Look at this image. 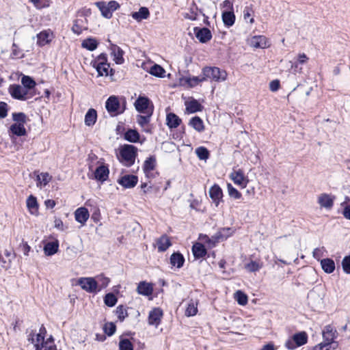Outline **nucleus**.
<instances>
[{"label": "nucleus", "instance_id": "nucleus-1", "mask_svg": "<svg viewBox=\"0 0 350 350\" xmlns=\"http://www.w3.org/2000/svg\"><path fill=\"white\" fill-rule=\"evenodd\" d=\"M46 330L42 325L38 333H31L28 337V340L33 344L36 350H57L53 337L51 336L44 340Z\"/></svg>", "mask_w": 350, "mask_h": 350}, {"label": "nucleus", "instance_id": "nucleus-2", "mask_svg": "<svg viewBox=\"0 0 350 350\" xmlns=\"http://www.w3.org/2000/svg\"><path fill=\"white\" fill-rule=\"evenodd\" d=\"M323 341L314 347V350H334L338 346L335 339L338 336L337 331L331 325L325 326L322 332Z\"/></svg>", "mask_w": 350, "mask_h": 350}, {"label": "nucleus", "instance_id": "nucleus-3", "mask_svg": "<svg viewBox=\"0 0 350 350\" xmlns=\"http://www.w3.org/2000/svg\"><path fill=\"white\" fill-rule=\"evenodd\" d=\"M137 154V148L129 144H125L120 150L119 160L124 166L131 167L134 163Z\"/></svg>", "mask_w": 350, "mask_h": 350}, {"label": "nucleus", "instance_id": "nucleus-4", "mask_svg": "<svg viewBox=\"0 0 350 350\" xmlns=\"http://www.w3.org/2000/svg\"><path fill=\"white\" fill-rule=\"evenodd\" d=\"M202 74L204 81L211 80L218 83L225 81L228 76L226 70L211 66L204 67L202 70Z\"/></svg>", "mask_w": 350, "mask_h": 350}, {"label": "nucleus", "instance_id": "nucleus-5", "mask_svg": "<svg viewBox=\"0 0 350 350\" xmlns=\"http://www.w3.org/2000/svg\"><path fill=\"white\" fill-rule=\"evenodd\" d=\"M93 66L96 69L98 76L113 75V71L110 68V65L107 62V55L101 53L93 62Z\"/></svg>", "mask_w": 350, "mask_h": 350}, {"label": "nucleus", "instance_id": "nucleus-6", "mask_svg": "<svg viewBox=\"0 0 350 350\" xmlns=\"http://www.w3.org/2000/svg\"><path fill=\"white\" fill-rule=\"evenodd\" d=\"M126 101L124 100L123 106L121 107L119 99L116 96H111L105 103V107L111 116L122 113L125 110Z\"/></svg>", "mask_w": 350, "mask_h": 350}, {"label": "nucleus", "instance_id": "nucleus-7", "mask_svg": "<svg viewBox=\"0 0 350 350\" xmlns=\"http://www.w3.org/2000/svg\"><path fill=\"white\" fill-rule=\"evenodd\" d=\"M307 341V334L305 332H300L295 334L291 338H288L284 345L288 349L294 350L297 347L306 344Z\"/></svg>", "mask_w": 350, "mask_h": 350}, {"label": "nucleus", "instance_id": "nucleus-8", "mask_svg": "<svg viewBox=\"0 0 350 350\" xmlns=\"http://www.w3.org/2000/svg\"><path fill=\"white\" fill-rule=\"evenodd\" d=\"M9 92L15 99L25 100L29 98L28 96V90L20 85H10Z\"/></svg>", "mask_w": 350, "mask_h": 350}, {"label": "nucleus", "instance_id": "nucleus-9", "mask_svg": "<svg viewBox=\"0 0 350 350\" xmlns=\"http://www.w3.org/2000/svg\"><path fill=\"white\" fill-rule=\"evenodd\" d=\"M78 284L88 293H96L98 291L97 282L94 278H81L78 280Z\"/></svg>", "mask_w": 350, "mask_h": 350}, {"label": "nucleus", "instance_id": "nucleus-10", "mask_svg": "<svg viewBox=\"0 0 350 350\" xmlns=\"http://www.w3.org/2000/svg\"><path fill=\"white\" fill-rule=\"evenodd\" d=\"M230 177L236 185L240 186L241 188L246 187L249 182L248 178L245 176L243 170L240 169L233 171L230 174Z\"/></svg>", "mask_w": 350, "mask_h": 350}, {"label": "nucleus", "instance_id": "nucleus-11", "mask_svg": "<svg viewBox=\"0 0 350 350\" xmlns=\"http://www.w3.org/2000/svg\"><path fill=\"white\" fill-rule=\"evenodd\" d=\"M149 105L150 100L146 97L139 96L135 102L136 110L143 113H149L150 111H153Z\"/></svg>", "mask_w": 350, "mask_h": 350}, {"label": "nucleus", "instance_id": "nucleus-12", "mask_svg": "<svg viewBox=\"0 0 350 350\" xmlns=\"http://www.w3.org/2000/svg\"><path fill=\"white\" fill-rule=\"evenodd\" d=\"M162 317V310L160 308H154L149 312L148 318V324L157 327L161 323Z\"/></svg>", "mask_w": 350, "mask_h": 350}, {"label": "nucleus", "instance_id": "nucleus-13", "mask_svg": "<svg viewBox=\"0 0 350 350\" xmlns=\"http://www.w3.org/2000/svg\"><path fill=\"white\" fill-rule=\"evenodd\" d=\"M249 44L255 49H265L269 46L268 39L264 36H253L249 41Z\"/></svg>", "mask_w": 350, "mask_h": 350}, {"label": "nucleus", "instance_id": "nucleus-14", "mask_svg": "<svg viewBox=\"0 0 350 350\" xmlns=\"http://www.w3.org/2000/svg\"><path fill=\"white\" fill-rule=\"evenodd\" d=\"M335 197L327 193H321L319 196L317 202L321 208L330 210L334 205Z\"/></svg>", "mask_w": 350, "mask_h": 350}, {"label": "nucleus", "instance_id": "nucleus-15", "mask_svg": "<svg viewBox=\"0 0 350 350\" xmlns=\"http://www.w3.org/2000/svg\"><path fill=\"white\" fill-rule=\"evenodd\" d=\"M193 32L197 39L202 43H206L212 38L211 32L206 27H195Z\"/></svg>", "mask_w": 350, "mask_h": 350}, {"label": "nucleus", "instance_id": "nucleus-16", "mask_svg": "<svg viewBox=\"0 0 350 350\" xmlns=\"http://www.w3.org/2000/svg\"><path fill=\"white\" fill-rule=\"evenodd\" d=\"M137 182L138 178L135 175H124L118 180V184L124 188H133Z\"/></svg>", "mask_w": 350, "mask_h": 350}, {"label": "nucleus", "instance_id": "nucleus-17", "mask_svg": "<svg viewBox=\"0 0 350 350\" xmlns=\"http://www.w3.org/2000/svg\"><path fill=\"white\" fill-rule=\"evenodd\" d=\"M53 37L54 36L52 31L50 29L44 30L37 35V44L40 46H43L50 43Z\"/></svg>", "mask_w": 350, "mask_h": 350}, {"label": "nucleus", "instance_id": "nucleus-18", "mask_svg": "<svg viewBox=\"0 0 350 350\" xmlns=\"http://www.w3.org/2000/svg\"><path fill=\"white\" fill-rule=\"evenodd\" d=\"M208 193L210 198L215 204V206H218L223 197V192L220 187L218 185H214L210 188Z\"/></svg>", "mask_w": 350, "mask_h": 350}, {"label": "nucleus", "instance_id": "nucleus-19", "mask_svg": "<svg viewBox=\"0 0 350 350\" xmlns=\"http://www.w3.org/2000/svg\"><path fill=\"white\" fill-rule=\"evenodd\" d=\"M109 174L108 167L106 165L102 164L96 169L94 173V178L98 181L104 182L107 179Z\"/></svg>", "mask_w": 350, "mask_h": 350}, {"label": "nucleus", "instance_id": "nucleus-20", "mask_svg": "<svg viewBox=\"0 0 350 350\" xmlns=\"http://www.w3.org/2000/svg\"><path fill=\"white\" fill-rule=\"evenodd\" d=\"M109 49L111 50V55L113 56V60L117 64H122L124 63L123 58L124 51L118 45L111 43Z\"/></svg>", "mask_w": 350, "mask_h": 350}, {"label": "nucleus", "instance_id": "nucleus-21", "mask_svg": "<svg viewBox=\"0 0 350 350\" xmlns=\"http://www.w3.org/2000/svg\"><path fill=\"white\" fill-rule=\"evenodd\" d=\"M156 166V158L154 156H150L147 158L143 165V170L148 178L152 176V172L154 170Z\"/></svg>", "mask_w": 350, "mask_h": 350}, {"label": "nucleus", "instance_id": "nucleus-22", "mask_svg": "<svg viewBox=\"0 0 350 350\" xmlns=\"http://www.w3.org/2000/svg\"><path fill=\"white\" fill-rule=\"evenodd\" d=\"M90 213L88 210L85 207L78 208L75 212V217L77 222L84 226L89 219Z\"/></svg>", "mask_w": 350, "mask_h": 350}, {"label": "nucleus", "instance_id": "nucleus-23", "mask_svg": "<svg viewBox=\"0 0 350 350\" xmlns=\"http://www.w3.org/2000/svg\"><path fill=\"white\" fill-rule=\"evenodd\" d=\"M86 29H88L86 18H77L74 21V24L72 27V31L73 33L79 35L83 30Z\"/></svg>", "mask_w": 350, "mask_h": 350}, {"label": "nucleus", "instance_id": "nucleus-24", "mask_svg": "<svg viewBox=\"0 0 350 350\" xmlns=\"http://www.w3.org/2000/svg\"><path fill=\"white\" fill-rule=\"evenodd\" d=\"M152 116V111L149 113H147L146 116L138 115L137 116V122L142 128L143 131L146 133H150V129L149 128V122L150 120V117Z\"/></svg>", "mask_w": 350, "mask_h": 350}, {"label": "nucleus", "instance_id": "nucleus-25", "mask_svg": "<svg viewBox=\"0 0 350 350\" xmlns=\"http://www.w3.org/2000/svg\"><path fill=\"white\" fill-rule=\"evenodd\" d=\"M137 291L140 295L149 296L152 294L153 288L151 284L143 281L139 283Z\"/></svg>", "mask_w": 350, "mask_h": 350}, {"label": "nucleus", "instance_id": "nucleus-26", "mask_svg": "<svg viewBox=\"0 0 350 350\" xmlns=\"http://www.w3.org/2000/svg\"><path fill=\"white\" fill-rule=\"evenodd\" d=\"M157 245L159 252H165L171 246L172 243L170 238L167 235L163 234L157 239Z\"/></svg>", "mask_w": 350, "mask_h": 350}, {"label": "nucleus", "instance_id": "nucleus-27", "mask_svg": "<svg viewBox=\"0 0 350 350\" xmlns=\"http://www.w3.org/2000/svg\"><path fill=\"white\" fill-rule=\"evenodd\" d=\"M186 110L188 113H193L198 111H201L203 109V107L201 104L196 99H193L190 101H187L185 103Z\"/></svg>", "mask_w": 350, "mask_h": 350}, {"label": "nucleus", "instance_id": "nucleus-28", "mask_svg": "<svg viewBox=\"0 0 350 350\" xmlns=\"http://www.w3.org/2000/svg\"><path fill=\"white\" fill-rule=\"evenodd\" d=\"M97 119V112L94 109H90L87 111L85 116V124L86 126H93L96 121Z\"/></svg>", "mask_w": 350, "mask_h": 350}, {"label": "nucleus", "instance_id": "nucleus-29", "mask_svg": "<svg viewBox=\"0 0 350 350\" xmlns=\"http://www.w3.org/2000/svg\"><path fill=\"white\" fill-rule=\"evenodd\" d=\"M59 243L57 241L48 242L44 246V252L46 256H52L57 252Z\"/></svg>", "mask_w": 350, "mask_h": 350}, {"label": "nucleus", "instance_id": "nucleus-30", "mask_svg": "<svg viewBox=\"0 0 350 350\" xmlns=\"http://www.w3.org/2000/svg\"><path fill=\"white\" fill-rule=\"evenodd\" d=\"M185 262L184 256L179 252L173 253L170 256V263L172 266L181 268Z\"/></svg>", "mask_w": 350, "mask_h": 350}, {"label": "nucleus", "instance_id": "nucleus-31", "mask_svg": "<svg viewBox=\"0 0 350 350\" xmlns=\"http://www.w3.org/2000/svg\"><path fill=\"white\" fill-rule=\"evenodd\" d=\"M323 270L327 273H332L335 269V262L331 258H324L321 260Z\"/></svg>", "mask_w": 350, "mask_h": 350}, {"label": "nucleus", "instance_id": "nucleus-32", "mask_svg": "<svg viewBox=\"0 0 350 350\" xmlns=\"http://www.w3.org/2000/svg\"><path fill=\"white\" fill-rule=\"evenodd\" d=\"M192 252L196 258H202L206 254V250L204 245L200 243H196L193 245Z\"/></svg>", "mask_w": 350, "mask_h": 350}, {"label": "nucleus", "instance_id": "nucleus-33", "mask_svg": "<svg viewBox=\"0 0 350 350\" xmlns=\"http://www.w3.org/2000/svg\"><path fill=\"white\" fill-rule=\"evenodd\" d=\"M25 124H13L10 127V131L16 136H24L27 134Z\"/></svg>", "mask_w": 350, "mask_h": 350}, {"label": "nucleus", "instance_id": "nucleus-34", "mask_svg": "<svg viewBox=\"0 0 350 350\" xmlns=\"http://www.w3.org/2000/svg\"><path fill=\"white\" fill-rule=\"evenodd\" d=\"M189 125L193 127L198 132H202L204 130L203 121L198 116L192 118L189 122Z\"/></svg>", "mask_w": 350, "mask_h": 350}, {"label": "nucleus", "instance_id": "nucleus-35", "mask_svg": "<svg viewBox=\"0 0 350 350\" xmlns=\"http://www.w3.org/2000/svg\"><path fill=\"white\" fill-rule=\"evenodd\" d=\"M222 20L224 25L227 27H231L235 21V15L233 11H225L222 13Z\"/></svg>", "mask_w": 350, "mask_h": 350}, {"label": "nucleus", "instance_id": "nucleus-36", "mask_svg": "<svg viewBox=\"0 0 350 350\" xmlns=\"http://www.w3.org/2000/svg\"><path fill=\"white\" fill-rule=\"evenodd\" d=\"M166 121L167 126L171 129L178 127L181 122V120L178 116L173 113H170L167 115Z\"/></svg>", "mask_w": 350, "mask_h": 350}, {"label": "nucleus", "instance_id": "nucleus-37", "mask_svg": "<svg viewBox=\"0 0 350 350\" xmlns=\"http://www.w3.org/2000/svg\"><path fill=\"white\" fill-rule=\"evenodd\" d=\"M150 12L148 9L145 7H142L138 12L132 13V17L137 21L148 18Z\"/></svg>", "mask_w": 350, "mask_h": 350}, {"label": "nucleus", "instance_id": "nucleus-38", "mask_svg": "<svg viewBox=\"0 0 350 350\" xmlns=\"http://www.w3.org/2000/svg\"><path fill=\"white\" fill-rule=\"evenodd\" d=\"M181 81H185L189 88H193L200 82L204 81L202 74L200 76L183 78Z\"/></svg>", "mask_w": 350, "mask_h": 350}, {"label": "nucleus", "instance_id": "nucleus-39", "mask_svg": "<svg viewBox=\"0 0 350 350\" xmlns=\"http://www.w3.org/2000/svg\"><path fill=\"white\" fill-rule=\"evenodd\" d=\"M27 206L31 214L37 212L38 204L36 198L32 195L29 196L27 199Z\"/></svg>", "mask_w": 350, "mask_h": 350}, {"label": "nucleus", "instance_id": "nucleus-40", "mask_svg": "<svg viewBox=\"0 0 350 350\" xmlns=\"http://www.w3.org/2000/svg\"><path fill=\"white\" fill-rule=\"evenodd\" d=\"M96 5L101 12L102 15L106 18H110L112 16V12L109 10V6L105 2H96Z\"/></svg>", "mask_w": 350, "mask_h": 350}, {"label": "nucleus", "instance_id": "nucleus-41", "mask_svg": "<svg viewBox=\"0 0 350 350\" xmlns=\"http://www.w3.org/2000/svg\"><path fill=\"white\" fill-rule=\"evenodd\" d=\"M124 139L130 142L136 143L139 140V134L136 130L129 129L124 133Z\"/></svg>", "mask_w": 350, "mask_h": 350}, {"label": "nucleus", "instance_id": "nucleus-42", "mask_svg": "<svg viewBox=\"0 0 350 350\" xmlns=\"http://www.w3.org/2000/svg\"><path fill=\"white\" fill-rule=\"evenodd\" d=\"M308 59L309 58L307 57V55L305 53L299 54L298 57H297V62H295L294 64H293L291 66V68L293 69H294L295 72H301L302 68H298V64H304L308 62Z\"/></svg>", "mask_w": 350, "mask_h": 350}, {"label": "nucleus", "instance_id": "nucleus-43", "mask_svg": "<svg viewBox=\"0 0 350 350\" xmlns=\"http://www.w3.org/2000/svg\"><path fill=\"white\" fill-rule=\"evenodd\" d=\"M97 282V290L100 291L102 288L107 287L110 282L109 278L104 276L103 274L98 275L95 278Z\"/></svg>", "mask_w": 350, "mask_h": 350}, {"label": "nucleus", "instance_id": "nucleus-44", "mask_svg": "<svg viewBox=\"0 0 350 350\" xmlns=\"http://www.w3.org/2000/svg\"><path fill=\"white\" fill-rule=\"evenodd\" d=\"M51 179L49 173H41L37 176V186L42 187L46 185Z\"/></svg>", "mask_w": 350, "mask_h": 350}, {"label": "nucleus", "instance_id": "nucleus-45", "mask_svg": "<svg viewBox=\"0 0 350 350\" xmlns=\"http://www.w3.org/2000/svg\"><path fill=\"white\" fill-rule=\"evenodd\" d=\"M198 312V303L193 300H191L188 304L187 309L185 310V315L187 317H192Z\"/></svg>", "mask_w": 350, "mask_h": 350}, {"label": "nucleus", "instance_id": "nucleus-46", "mask_svg": "<svg viewBox=\"0 0 350 350\" xmlns=\"http://www.w3.org/2000/svg\"><path fill=\"white\" fill-rule=\"evenodd\" d=\"M81 46L89 51H94L97 48L98 42L94 38H88L83 41Z\"/></svg>", "mask_w": 350, "mask_h": 350}, {"label": "nucleus", "instance_id": "nucleus-47", "mask_svg": "<svg viewBox=\"0 0 350 350\" xmlns=\"http://www.w3.org/2000/svg\"><path fill=\"white\" fill-rule=\"evenodd\" d=\"M150 73L155 77L162 78L165 77V70L160 65L154 64L150 68Z\"/></svg>", "mask_w": 350, "mask_h": 350}, {"label": "nucleus", "instance_id": "nucleus-48", "mask_svg": "<svg viewBox=\"0 0 350 350\" xmlns=\"http://www.w3.org/2000/svg\"><path fill=\"white\" fill-rule=\"evenodd\" d=\"M21 83L23 87L25 88L27 90L33 88L36 85L35 81L31 77L25 75L22 77Z\"/></svg>", "mask_w": 350, "mask_h": 350}, {"label": "nucleus", "instance_id": "nucleus-49", "mask_svg": "<svg viewBox=\"0 0 350 350\" xmlns=\"http://www.w3.org/2000/svg\"><path fill=\"white\" fill-rule=\"evenodd\" d=\"M263 266L262 262L257 261H251L245 265V268L249 272H256L260 270Z\"/></svg>", "mask_w": 350, "mask_h": 350}, {"label": "nucleus", "instance_id": "nucleus-50", "mask_svg": "<svg viewBox=\"0 0 350 350\" xmlns=\"http://www.w3.org/2000/svg\"><path fill=\"white\" fill-rule=\"evenodd\" d=\"M198 7L196 4L193 3L189 8V12L184 14L185 18L194 21L197 18L198 16Z\"/></svg>", "mask_w": 350, "mask_h": 350}, {"label": "nucleus", "instance_id": "nucleus-51", "mask_svg": "<svg viewBox=\"0 0 350 350\" xmlns=\"http://www.w3.org/2000/svg\"><path fill=\"white\" fill-rule=\"evenodd\" d=\"M234 299L241 306H245L247 303V296L241 291H237L234 293Z\"/></svg>", "mask_w": 350, "mask_h": 350}, {"label": "nucleus", "instance_id": "nucleus-52", "mask_svg": "<svg viewBox=\"0 0 350 350\" xmlns=\"http://www.w3.org/2000/svg\"><path fill=\"white\" fill-rule=\"evenodd\" d=\"M119 349L133 350V345L129 339L120 338L119 342Z\"/></svg>", "mask_w": 350, "mask_h": 350}, {"label": "nucleus", "instance_id": "nucleus-53", "mask_svg": "<svg viewBox=\"0 0 350 350\" xmlns=\"http://www.w3.org/2000/svg\"><path fill=\"white\" fill-rule=\"evenodd\" d=\"M243 18L245 20H249L250 23L252 24L254 22V19L252 17L254 10L252 5L246 6L243 10Z\"/></svg>", "mask_w": 350, "mask_h": 350}, {"label": "nucleus", "instance_id": "nucleus-54", "mask_svg": "<svg viewBox=\"0 0 350 350\" xmlns=\"http://www.w3.org/2000/svg\"><path fill=\"white\" fill-rule=\"evenodd\" d=\"M228 192L230 197L234 199H240L241 198V193L234 188L230 183L227 185Z\"/></svg>", "mask_w": 350, "mask_h": 350}, {"label": "nucleus", "instance_id": "nucleus-55", "mask_svg": "<svg viewBox=\"0 0 350 350\" xmlns=\"http://www.w3.org/2000/svg\"><path fill=\"white\" fill-rule=\"evenodd\" d=\"M196 153L198 158L201 160H206L209 157L208 150L204 147H199L196 149Z\"/></svg>", "mask_w": 350, "mask_h": 350}, {"label": "nucleus", "instance_id": "nucleus-56", "mask_svg": "<svg viewBox=\"0 0 350 350\" xmlns=\"http://www.w3.org/2000/svg\"><path fill=\"white\" fill-rule=\"evenodd\" d=\"M12 119L15 124H25L26 122L27 116L23 112L12 113Z\"/></svg>", "mask_w": 350, "mask_h": 350}, {"label": "nucleus", "instance_id": "nucleus-57", "mask_svg": "<svg viewBox=\"0 0 350 350\" xmlns=\"http://www.w3.org/2000/svg\"><path fill=\"white\" fill-rule=\"evenodd\" d=\"M105 304L109 307H113L117 302V298L113 293H107L104 299Z\"/></svg>", "mask_w": 350, "mask_h": 350}, {"label": "nucleus", "instance_id": "nucleus-58", "mask_svg": "<svg viewBox=\"0 0 350 350\" xmlns=\"http://www.w3.org/2000/svg\"><path fill=\"white\" fill-rule=\"evenodd\" d=\"M116 314L118 315V318L120 321H123L126 317H128V312L122 305L118 306L116 308Z\"/></svg>", "mask_w": 350, "mask_h": 350}, {"label": "nucleus", "instance_id": "nucleus-59", "mask_svg": "<svg viewBox=\"0 0 350 350\" xmlns=\"http://www.w3.org/2000/svg\"><path fill=\"white\" fill-rule=\"evenodd\" d=\"M103 330L107 335L111 336L115 333L116 330V326L112 322L107 323L103 327Z\"/></svg>", "mask_w": 350, "mask_h": 350}, {"label": "nucleus", "instance_id": "nucleus-60", "mask_svg": "<svg viewBox=\"0 0 350 350\" xmlns=\"http://www.w3.org/2000/svg\"><path fill=\"white\" fill-rule=\"evenodd\" d=\"M232 230L230 228H224L219 230L217 239H226L231 234Z\"/></svg>", "mask_w": 350, "mask_h": 350}, {"label": "nucleus", "instance_id": "nucleus-61", "mask_svg": "<svg viewBox=\"0 0 350 350\" xmlns=\"http://www.w3.org/2000/svg\"><path fill=\"white\" fill-rule=\"evenodd\" d=\"M342 267L346 273L350 274V255L342 259Z\"/></svg>", "mask_w": 350, "mask_h": 350}, {"label": "nucleus", "instance_id": "nucleus-62", "mask_svg": "<svg viewBox=\"0 0 350 350\" xmlns=\"http://www.w3.org/2000/svg\"><path fill=\"white\" fill-rule=\"evenodd\" d=\"M325 250L323 247L315 248L312 252L313 257L319 260L321 257L324 256Z\"/></svg>", "mask_w": 350, "mask_h": 350}, {"label": "nucleus", "instance_id": "nucleus-63", "mask_svg": "<svg viewBox=\"0 0 350 350\" xmlns=\"http://www.w3.org/2000/svg\"><path fill=\"white\" fill-rule=\"evenodd\" d=\"M8 115V105L4 102H0V118H4Z\"/></svg>", "mask_w": 350, "mask_h": 350}, {"label": "nucleus", "instance_id": "nucleus-64", "mask_svg": "<svg viewBox=\"0 0 350 350\" xmlns=\"http://www.w3.org/2000/svg\"><path fill=\"white\" fill-rule=\"evenodd\" d=\"M280 88V81L277 79L273 80L269 83V89L272 92H276Z\"/></svg>", "mask_w": 350, "mask_h": 350}]
</instances>
